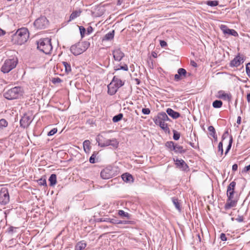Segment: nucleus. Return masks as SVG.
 Instances as JSON below:
<instances>
[{
	"mask_svg": "<svg viewBox=\"0 0 250 250\" xmlns=\"http://www.w3.org/2000/svg\"><path fill=\"white\" fill-rule=\"evenodd\" d=\"M236 184L235 181H232L227 187V196L228 199L224 206V208L226 210L235 207L237 205V200L235 199L234 197Z\"/></svg>",
	"mask_w": 250,
	"mask_h": 250,
	"instance_id": "obj_1",
	"label": "nucleus"
},
{
	"mask_svg": "<svg viewBox=\"0 0 250 250\" xmlns=\"http://www.w3.org/2000/svg\"><path fill=\"white\" fill-rule=\"evenodd\" d=\"M29 37L27 28L19 29L12 36V42L14 44L22 45L26 42Z\"/></svg>",
	"mask_w": 250,
	"mask_h": 250,
	"instance_id": "obj_2",
	"label": "nucleus"
},
{
	"mask_svg": "<svg viewBox=\"0 0 250 250\" xmlns=\"http://www.w3.org/2000/svg\"><path fill=\"white\" fill-rule=\"evenodd\" d=\"M51 41L48 38L40 39L36 42L38 49L45 54H50L53 48Z\"/></svg>",
	"mask_w": 250,
	"mask_h": 250,
	"instance_id": "obj_3",
	"label": "nucleus"
},
{
	"mask_svg": "<svg viewBox=\"0 0 250 250\" xmlns=\"http://www.w3.org/2000/svg\"><path fill=\"white\" fill-rule=\"evenodd\" d=\"M90 43L87 41L78 42L72 45L70 48L71 52L75 56H78L85 51L89 47Z\"/></svg>",
	"mask_w": 250,
	"mask_h": 250,
	"instance_id": "obj_4",
	"label": "nucleus"
},
{
	"mask_svg": "<svg viewBox=\"0 0 250 250\" xmlns=\"http://www.w3.org/2000/svg\"><path fill=\"white\" fill-rule=\"evenodd\" d=\"M22 95L21 88L16 86L8 90L4 93V97L6 99L12 100L19 98Z\"/></svg>",
	"mask_w": 250,
	"mask_h": 250,
	"instance_id": "obj_5",
	"label": "nucleus"
},
{
	"mask_svg": "<svg viewBox=\"0 0 250 250\" xmlns=\"http://www.w3.org/2000/svg\"><path fill=\"white\" fill-rule=\"evenodd\" d=\"M18 63L17 59L6 60L1 67V71L3 73H7L15 68Z\"/></svg>",
	"mask_w": 250,
	"mask_h": 250,
	"instance_id": "obj_6",
	"label": "nucleus"
},
{
	"mask_svg": "<svg viewBox=\"0 0 250 250\" xmlns=\"http://www.w3.org/2000/svg\"><path fill=\"white\" fill-rule=\"evenodd\" d=\"M168 116L167 112H161L159 113L157 116L153 119L156 125H167V124H165V122L166 121H171Z\"/></svg>",
	"mask_w": 250,
	"mask_h": 250,
	"instance_id": "obj_7",
	"label": "nucleus"
},
{
	"mask_svg": "<svg viewBox=\"0 0 250 250\" xmlns=\"http://www.w3.org/2000/svg\"><path fill=\"white\" fill-rule=\"evenodd\" d=\"M48 21L45 16H41L34 22V27L39 29L46 28L48 25Z\"/></svg>",
	"mask_w": 250,
	"mask_h": 250,
	"instance_id": "obj_8",
	"label": "nucleus"
},
{
	"mask_svg": "<svg viewBox=\"0 0 250 250\" xmlns=\"http://www.w3.org/2000/svg\"><path fill=\"white\" fill-rule=\"evenodd\" d=\"M99 139V141L98 142L99 145L101 147L104 146H111L114 148H116L118 147L119 145V142L116 139H107L105 141H102V140Z\"/></svg>",
	"mask_w": 250,
	"mask_h": 250,
	"instance_id": "obj_9",
	"label": "nucleus"
},
{
	"mask_svg": "<svg viewBox=\"0 0 250 250\" xmlns=\"http://www.w3.org/2000/svg\"><path fill=\"white\" fill-rule=\"evenodd\" d=\"M9 201V195L8 189L2 188L0 190V204L5 205Z\"/></svg>",
	"mask_w": 250,
	"mask_h": 250,
	"instance_id": "obj_10",
	"label": "nucleus"
},
{
	"mask_svg": "<svg viewBox=\"0 0 250 250\" xmlns=\"http://www.w3.org/2000/svg\"><path fill=\"white\" fill-rule=\"evenodd\" d=\"M220 28L225 36H232L235 37L238 36V34L235 30L229 29L226 25L221 24Z\"/></svg>",
	"mask_w": 250,
	"mask_h": 250,
	"instance_id": "obj_11",
	"label": "nucleus"
},
{
	"mask_svg": "<svg viewBox=\"0 0 250 250\" xmlns=\"http://www.w3.org/2000/svg\"><path fill=\"white\" fill-rule=\"evenodd\" d=\"M245 61L243 57H242L240 53H238L234 58L229 62V66L231 67H238L243 63Z\"/></svg>",
	"mask_w": 250,
	"mask_h": 250,
	"instance_id": "obj_12",
	"label": "nucleus"
},
{
	"mask_svg": "<svg viewBox=\"0 0 250 250\" xmlns=\"http://www.w3.org/2000/svg\"><path fill=\"white\" fill-rule=\"evenodd\" d=\"M114 60L117 62H120L125 57V53L121 50V48L118 47L112 51Z\"/></svg>",
	"mask_w": 250,
	"mask_h": 250,
	"instance_id": "obj_13",
	"label": "nucleus"
},
{
	"mask_svg": "<svg viewBox=\"0 0 250 250\" xmlns=\"http://www.w3.org/2000/svg\"><path fill=\"white\" fill-rule=\"evenodd\" d=\"M114 172L110 167H106L101 172V176L104 179H108L112 177Z\"/></svg>",
	"mask_w": 250,
	"mask_h": 250,
	"instance_id": "obj_14",
	"label": "nucleus"
},
{
	"mask_svg": "<svg viewBox=\"0 0 250 250\" xmlns=\"http://www.w3.org/2000/svg\"><path fill=\"white\" fill-rule=\"evenodd\" d=\"M177 74L174 75V80L176 82H179L183 79V77H186L187 74V70L183 68H180L177 70Z\"/></svg>",
	"mask_w": 250,
	"mask_h": 250,
	"instance_id": "obj_15",
	"label": "nucleus"
},
{
	"mask_svg": "<svg viewBox=\"0 0 250 250\" xmlns=\"http://www.w3.org/2000/svg\"><path fill=\"white\" fill-rule=\"evenodd\" d=\"M173 161L175 162V165L177 167L182 169V170L186 171L188 168V166L183 160L175 159L173 158Z\"/></svg>",
	"mask_w": 250,
	"mask_h": 250,
	"instance_id": "obj_16",
	"label": "nucleus"
},
{
	"mask_svg": "<svg viewBox=\"0 0 250 250\" xmlns=\"http://www.w3.org/2000/svg\"><path fill=\"white\" fill-rule=\"evenodd\" d=\"M33 120L32 116L24 114L20 121V125H30Z\"/></svg>",
	"mask_w": 250,
	"mask_h": 250,
	"instance_id": "obj_17",
	"label": "nucleus"
},
{
	"mask_svg": "<svg viewBox=\"0 0 250 250\" xmlns=\"http://www.w3.org/2000/svg\"><path fill=\"white\" fill-rule=\"evenodd\" d=\"M218 94L217 97L219 99H223V100H227L228 102H230L231 100V94L226 93L223 90H219L218 92Z\"/></svg>",
	"mask_w": 250,
	"mask_h": 250,
	"instance_id": "obj_18",
	"label": "nucleus"
},
{
	"mask_svg": "<svg viewBox=\"0 0 250 250\" xmlns=\"http://www.w3.org/2000/svg\"><path fill=\"white\" fill-rule=\"evenodd\" d=\"M107 93L111 96H113L116 93L119 88L113 84L111 82L107 85Z\"/></svg>",
	"mask_w": 250,
	"mask_h": 250,
	"instance_id": "obj_19",
	"label": "nucleus"
},
{
	"mask_svg": "<svg viewBox=\"0 0 250 250\" xmlns=\"http://www.w3.org/2000/svg\"><path fill=\"white\" fill-rule=\"evenodd\" d=\"M166 112L169 116L173 119H177L180 116V113L179 112L176 111L170 108H167Z\"/></svg>",
	"mask_w": 250,
	"mask_h": 250,
	"instance_id": "obj_20",
	"label": "nucleus"
},
{
	"mask_svg": "<svg viewBox=\"0 0 250 250\" xmlns=\"http://www.w3.org/2000/svg\"><path fill=\"white\" fill-rule=\"evenodd\" d=\"M111 82L113 83V84H115L118 88L123 86L125 84V82L120 79H119L116 76L113 77Z\"/></svg>",
	"mask_w": 250,
	"mask_h": 250,
	"instance_id": "obj_21",
	"label": "nucleus"
},
{
	"mask_svg": "<svg viewBox=\"0 0 250 250\" xmlns=\"http://www.w3.org/2000/svg\"><path fill=\"white\" fill-rule=\"evenodd\" d=\"M115 35V31L114 30H112V31L106 33L103 38V41H109L112 40L114 37Z\"/></svg>",
	"mask_w": 250,
	"mask_h": 250,
	"instance_id": "obj_22",
	"label": "nucleus"
},
{
	"mask_svg": "<svg viewBox=\"0 0 250 250\" xmlns=\"http://www.w3.org/2000/svg\"><path fill=\"white\" fill-rule=\"evenodd\" d=\"M122 179L125 182H133L134 179L133 176L129 173H125L122 175Z\"/></svg>",
	"mask_w": 250,
	"mask_h": 250,
	"instance_id": "obj_23",
	"label": "nucleus"
},
{
	"mask_svg": "<svg viewBox=\"0 0 250 250\" xmlns=\"http://www.w3.org/2000/svg\"><path fill=\"white\" fill-rule=\"evenodd\" d=\"M171 200H172V203L174 205L175 207L180 212L181 211L182 208H181V203L179 202V201L178 199V198H176V197H172L171 198Z\"/></svg>",
	"mask_w": 250,
	"mask_h": 250,
	"instance_id": "obj_24",
	"label": "nucleus"
},
{
	"mask_svg": "<svg viewBox=\"0 0 250 250\" xmlns=\"http://www.w3.org/2000/svg\"><path fill=\"white\" fill-rule=\"evenodd\" d=\"M208 130L209 132V135L212 137L215 141H217V136L216 134L215 128L213 126H208Z\"/></svg>",
	"mask_w": 250,
	"mask_h": 250,
	"instance_id": "obj_25",
	"label": "nucleus"
},
{
	"mask_svg": "<svg viewBox=\"0 0 250 250\" xmlns=\"http://www.w3.org/2000/svg\"><path fill=\"white\" fill-rule=\"evenodd\" d=\"M175 145L176 144L172 141H167L165 144L166 147H167L170 151H173L174 150Z\"/></svg>",
	"mask_w": 250,
	"mask_h": 250,
	"instance_id": "obj_26",
	"label": "nucleus"
},
{
	"mask_svg": "<svg viewBox=\"0 0 250 250\" xmlns=\"http://www.w3.org/2000/svg\"><path fill=\"white\" fill-rule=\"evenodd\" d=\"M174 148L175 149L173 151H174L175 153L183 154L186 152V150L184 149L182 146H179L177 144H176Z\"/></svg>",
	"mask_w": 250,
	"mask_h": 250,
	"instance_id": "obj_27",
	"label": "nucleus"
},
{
	"mask_svg": "<svg viewBox=\"0 0 250 250\" xmlns=\"http://www.w3.org/2000/svg\"><path fill=\"white\" fill-rule=\"evenodd\" d=\"M81 13V11L80 10H75L73 11L70 15L69 21H71L79 17Z\"/></svg>",
	"mask_w": 250,
	"mask_h": 250,
	"instance_id": "obj_28",
	"label": "nucleus"
},
{
	"mask_svg": "<svg viewBox=\"0 0 250 250\" xmlns=\"http://www.w3.org/2000/svg\"><path fill=\"white\" fill-rule=\"evenodd\" d=\"M219 1L217 0H207L204 1V3L210 7H215L219 5Z\"/></svg>",
	"mask_w": 250,
	"mask_h": 250,
	"instance_id": "obj_29",
	"label": "nucleus"
},
{
	"mask_svg": "<svg viewBox=\"0 0 250 250\" xmlns=\"http://www.w3.org/2000/svg\"><path fill=\"white\" fill-rule=\"evenodd\" d=\"M49 181L50 182V186H54L56 184V182H57L56 175L55 174H52L49 178Z\"/></svg>",
	"mask_w": 250,
	"mask_h": 250,
	"instance_id": "obj_30",
	"label": "nucleus"
},
{
	"mask_svg": "<svg viewBox=\"0 0 250 250\" xmlns=\"http://www.w3.org/2000/svg\"><path fill=\"white\" fill-rule=\"evenodd\" d=\"M86 246V243L84 241L79 242L76 246V248L78 250H83L85 248Z\"/></svg>",
	"mask_w": 250,
	"mask_h": 250,
	"instance_id": "obj_31",
	"label": "nucleus"
},
{
	"mask_svg": "<svg viewBox=\"0 0 250 250\" xmlns=\"http://www.w3.org/2000/svg\"><path fill=\"white\" fill-rule=\"evenodd\" d=\"M118 214L122 217H125L128 219H131V215L127 212H125L123 210H119Z\"/></svg>",
	"mask_w": 250,
	"mask_h": 250,
	"instance_id": "obj_32",
	"label": "nucleus"
},
{
	"mask_svg": "<svg viewBox=\"0 0 250 250\" xmlns=\"http://www.w3.org/2000/svg\"><path fill=\"white\" fill-rule=\"evenodd\" d=\"M223 102L221 100H216L212 103V106L215 108H219L222 106Z\"/></svg>",
	"mask_w": 250,
	"mask_h": 250,
	"instance_id": "obj_33",
	"label": "nucleus"
},
{
	"mask_svg": "<svg viewBox=\"0 0 250 250\" xmlns=\"http://www.w3.org/2000/svg\"><path fill=\"white\" fill-rule=\"evenodd\" d=\"M62 64L65 68V71L66 73L68 74L71 71V67L70 63L67 62H63Z\"/></svg>",
	"mask_w": 250,
	"mask_h": 250,
	"instance_id": "obj_34",
	"label": "nucleus"
},
{
	"mask_svg": "<svg viewBox=\"0 0 250 250\" xmlns=\"http://www.w3.org/2000/svg\"><path fill=\"white\" fill-rule=\"evenodd\" d=\"M123 117V114L120 113L114 116L112 118V121L114 123H117L121 120Z\"/></svg>",
	"mask_w": 250,
	"mask_h": 250,
	"instance_id": "obj_35",
	"label": "nucleus"
},
{
	"mask_svg": "<svg viewBox=\"0 0 250 250\" xmlns=\"http://www.w3.org/2000/svg\"><path fill=\"white\" fill-rule=\"evenodd\" d=\"M119 68H117V67H114V70L116 71L120 70H123L126 71H128V66L126 64H124L123 65H119Z\"/></svg>",
	"mask_w": 250,
	"mask_h": 250,
	"instance_id": "obj_36",
	"label": "nucleus"
},
{
	"mask_svg": "<svg viewBox=\"0 0 250 250\" xmlns=\"http://www.w3.org/2000/svg\"><path fill=\"white\" fill-rule=\"evenodd\" d=\"M79 31H80L81 38H83L85 36V34L86 32V29L83 26H79Z\"/></svg>",
	"mask_w": 250,
	"mask_h": 250,
	"instance_id": "obj_37",
	"label": "nucleus"
},
{
	"mask_svg": "<svg viewBox=\"0 0 250 250\" xmlns=\"http://www.w3.org/2000/svg\"><path fill=\"white\" fill-rule=\"evenodd\" d=\"M51 82L53 84H56L62 82V81L61 78L59 77H54L52 78Z\"/></svg>",
	"mask_w": 250,
	"mask_h": 250,
	"instance_id": "obj_38",
	"label": "nucleus"
},
{
	"mask_svg": "<svg viewBox=\"0 0 250 250\" xmlns=\"http://www.w3.org/2000/svg\"><path fill=\"white\" fill-rule=\"evenodd\" d=\"M173 138L175 140H178L179 139L180 137V133L175 130H173Z\"/></svg>",
	"mask_w": 250,
	"mask_h": 250,
	"instance_id": "obj_39",
	"label": "nucleus"
},
{
	"mask_svg": "<svg viewBox=\"0 0 250 250\" xmlns=\"http://www.w3.org/2000/svg\"><path fill=\"white\" fill-rule=\"evenodd\" d=\"M117 220L115 218H106L104 221L109 222L113 224H117Z\"/></svg>",
	"mask_w": 250,
	"mask_h": 250,
	"instance_id": "obj_40",
	"label": "nucleus"
},
{
	"mask_svg": "<svg viewBox=\"0 0 250 250\" xmlns=\"http://www.w3.org/2000/svg\"><path fill=\"white\" fill-rule=\"evenodd\" d=\"M246 72L248 76L250 78V62L246 65Z\"/></svg>",
	"mask_w": 250,
	"mask_h": 250,
	"instance_id": "obj_41",
	"label": "nucleus"
},
{
	"mask_svg": "<svg viewBox=\"0 0 250 250\" xmlns=\"http://www.w3.org/2000/svg\"><path fill=\"white\" fill-rule=\"evenodd\" d=\"M232 143V136H231L230 138V139H229V144L226 150L225 154H227V153L229 151V150L231 148Z\"/></svg>",
	"mask_w": 250,
	"mask_h": 250,
	"instance_id": "obj_42",
	"label": "nucleus"
},
{
	"mask_svg": "<svg viewBox=\"0 0 250 250\" xmlns=\"http://www.w3.org/2000/svg\"><path fill=\"white\" fill-rule=\"evenodd\" d=\"M90 142L89 140H85L83 143V146L84 149L85 150V148H89Z\"/></svg>",
	"mask_w": 250,
	"mask_h": 250,
	"instance_id": "obj_43",
	"label": "nucleus"
},
{
	"mask_svg": "<svg viewBox=\"0 0 250 250\" xmlns=\"http://www.w3.org/2000/svg\"><path fill=\"white\" fill-rule=\"evenodd\" d=\"M57 128H54L47 133V135L48 136H52L57 133Z\"/></svg>",
	"mask_w": 250,
	"mask_h": 250,
	"instance_id": "obj_44",
	"label": "nucleus"
},
{
	"mask_svg": "<svg viewBox=\"0 0 250 250\" xmlns=\"http://www.w3.org/2000/svg\"><path fill=\"white\" fill-rule=\"evenodd\" d=\"M38 183L41 186H46V181L45 179L41 178L38 180Z\"/></svg>",
	"mask_w": 250,
	"mask_h": 250,
	"instance_id": "obj_45",
	"label": "nucleus"
},
{
	"mask_svg": "<svg viewBox=\"0 0 250 250\" xmlns=\"http://www.w3.org/2000/svg\"><path fill=\"white\" fill-rule=\"evenodd\" d=\"M218 152H220L221 155L223 153V143L221 142H220L218 145Z\"/></svg>",
	"mask_w": 250,
	"mask_h": 250,
	"instance_id": "obj_46",
	"label": "nucleus"
},
{
	"mask_svg": "<svg viewBox=\"0 0 250 250\" xmlns=\"http://www.w3.org/2000/svg\"><path fill=\"white\" fill-rule=\"evenodd\" d=\"M142 112L144 115H148L150 112V110L148 108H143L142 110Z\"/></svg>",
	"mask_w": 250,
	"mask_h": 250,
	"instance_id": "obj_47",
	"label": "nucleus"
},
{
	"mask_svg": "<svg viewBox=\"0 0 250 250\" xmlns=\"http://www.w3.org/2000/svg\"><path fill=\"white\" fill-rule=\"evenodd\" d=\"M160 44L162 47H165L167 45V42L164 40H160Z\"/></svg>",
	"mask_w": 250,
	"mask_h": 250,
	"instance_id": "obj_48",
	"label": "nucleus"
},
{
	"mask_svg": "<svg viewBox=\"0 0 250 250\" xmlns=\"http://www.w3.org/2000/svg\"><path fill=\"white\" fill-rule=\"evenodd\" d=\"M93 31V28L92 26H89L86 29V34L87 35H90Z\"/></svg>",
	"mask_w": 250,
	"mask_h": 250,
	"instance_id": "obj_49",
	"label": "nucleus"
},
{
	"mask_svg": "<svg viewBox=\"0 0 250 250\" xmlns=\"http://www.w3.org/2000/svg\"><path fill=\"white\" fill-rule=\"evenodd\" d=\"M95 157L96 156L94 154H92L91 155V156L89 158V162L90 163L94 164L96 162L95 160Z\"/></svg>",
	"mask_w": 250,
	"mask_h": 250,
	"instance_id": "obj_50",
	"label": "nucleus"
},
{
	"mask_svg": "<svg viewBox=\"0 0 250 250\" xmlns=\"http://www.w3.org/2000/svg\"><path fill=\"white\" fill-rule=\"evenodd\" d=\"M220 239L222 241H225L227 240L226 235L225 233H222L220 235Z\"/></svg>",
	"mask_w": 250,
	"mask_h": 250,
	"instance_id": "obj_51",
	"label": "nucleus"
},
{
	"mask_svg": "<svg viewBox=\"0 0 250 250\" xmlns=\"http://www.w3.org/2000/svg\"><path fill=\"white\" fill-rule=\"evenodd\" d=\"M235 220L238 222H242L244 221V217L243 216L238 215V217Z\"/></svg>",
	"mask_w": 250,
	"mask_h": 250,
	"instance_id": "obj_52",
	"label": "nucleus"
},
{
	"mask_svg": "<svg viewBox=\"0 0 250 250\" xmlns=\"http://www.w3.org/2000/svg\"><path fill=\"white\" fill-rule=\"evenodd\" d=\"M8 123L4 119H1L0 120V125H7Z\"/></svg>",
	"mask_w": 250,
	"mask_h": 250,
	"instance_id": "obj_53",
	"label": "nucleus"
},
{
	"mask_svg": "<svg viewBox=\"0 0 250 250\" xmlns=\"http://www.w3.org/2000/svg\"><path fill=\"white\" fill-rule=\"evenodd\" d=\"M249 170H250V164L244 167L243 172H247Z\"/></svg>",
	"mask_w": 250,
	"mask_h": 250,
	"instance_id": "obj_54",
	"label": "nucleus"
},
{
	"mask_svg": "<svg viewBox=\"0 0 250 250\" xmlns=\"http://www.w3.org/2000/svg\"><path fill=\"white\" fill-rule=\"evenodd\" d=\"M190 65L194 67H197V63L194 61H191L190 62Z\"/></svg>",
	"mask_w": 250,
	"mask_h": 250,
	"instance_id": "obj_55",
	"label": "nucleus"
},
{
	"mask_svg": "<svg viewBox=\"0 0 250 250\" xmlns=\"http://www.w3.org/2000/svg\"><path fill=\"white\" fill-rule=\"evenodd\" d=\"M238 169V165L236 164H234L232 167V170L233 171H235Z\"/></svg>",
	"mask_w": 250,
	"mask_h": 250,
	"instance_id": "obj_56",
	"label": "nucleus"
},
{
	"mask_svg": "<svg viewBox=\"0 0 250 250\" xmlns=\"http://www.w3.org/2000/svg\"><path fill=\"white\" fill-rule=\"evenodd\" d=\"M133 223V221H125V220H124V224H125V225L132 224Z\"/></svg>",
	"mask_w": 250,
	"mask_h": 250,
	"instance_id": "obj_57",
	"label": "nucleus"
},
{
	"mask_svg": "<svg viewBox=\"0 0 250 250\" xmlns=\"http://www.w3.org/2000/svg\"><path fill=\"white\" fill-rule=\"evenodd\" d=\"M236 123L237 124L239 125L241 123V117L240 116H238L237 119Z\"/></svg>",
	"mask_w": 250,
	"mask_h": 250,
	"instance_id": "obj_58",
	"label": "nucleus"
},
{
	"mask_svg": "<svg viewBox=\"0 0 250 250\" xmlns=\"http://www.w3.org/2000/svg\"><path fill=\"white\" fill-rule=\"evenodd\" d=\"M6 32L0 28V36L5 35Z\"/></svg>",
	"mask_w": 250,
	"mask_h": 250,
	"instance_id": "obj_59",
	"label": "nucleus"
},
{
	"mask_svg": "<svg viewBox=\"0 0 250 250\" xmlns=\"http://www.w3.org/2000/svg\"><path fill=\"white\" fill-rule=\"evenodd\" d=\"M151 56L153 57V58H157V54L156 52H155V51H152L151 52Z\"/></svg>",
	"mask_w": 250,
	"mask_h": 250,
	"instance_id": "obj_60",
	"label": "nucleus"
},
{
	"mask_svg": "<svg viewBox=\"0 0 250 250\" xmlns=\"http://www.w3.org/2000/svg\"><path fill=\"white\" fill-rule=\"evenodd\" d=\"M147 62L149 63V67L151 68V69H153V61L152 60H151V64L149 63V61H147Z\"/></svg>",
	"mask_w": 250,
	"mask_h": 250,
	"instance_id": "obj_61",
	"label": "nucleus"
},
{
	"mask_svg": "<svg viewBox=\"0 0 250 250\" xmlns=\"http://www.w3.org/2000/svg\"><path fill=\"white\" fill-rule=\"evenodd\" d=\"M135 81H136V84H137L139 85V84H140L141 81H140L139 79H138V78H136V79H135Z\"/></svg>",
	"mask_w": 250,
	"mask_h": 250,
	"instance_id": "obj_62",
	"label": "nucleus"
},
{
	"mask_svg": "<svg viewBox=\"0 0 250 250\" xmlns=\"http://www.w3.org/2000/svg\"><path fill=\"white\" fill-rule=\"evenodd\" d=\"M247 101L249 103H250V93H248L247 96Z\"/></svg>",
	"mask_w": 250,
	"mask_h": 250,
	"instance_id": "obj_63",
	"label": "nucleus"
},
{
	"mask_svg": "<svg viewBox=\"0 0 250 250\" xmlns=\"http://www.w3.org/2000/svg\"><path fill=\"white\" fill-rule=\"evenodd\" d=\"M164 130H167L168 129V126H160Z\"/></svg>",
	"mask_w": 250,
	"mask_h": 250,
	"instance_id": "obj_64",
	"label": "nucleus"
}]
</instances>
